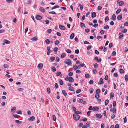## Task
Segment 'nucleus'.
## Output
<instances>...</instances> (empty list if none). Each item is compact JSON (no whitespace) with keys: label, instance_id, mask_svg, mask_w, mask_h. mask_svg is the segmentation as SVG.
<instances>
[{"label":"nucleus","instance_id":"nucleus-1","mask_svg":"<svg viewBox=\"0 0 128 128\" xmlns=\"http://www.w3.org/2000/svg\"><path fill=\"white\" fill-rule=\"evenodd\" d=\"M73 118L76 121L78 120L80 118V116L77 114H74L73 115Z\"/></svg>","mask_w":128,"mask_h":128},{"label":"nucleus","instance_id":"nucleus-2","mask_svg":"<svg viewBox=\"0 0 128 128\" xmlns=\"http://www.w3.org/2000/svg\"><path fill=\"white\" fill-rule=\"evenodd\" d=\"M64 63L67 64L68 66H70L71 64V60L69 59H67L64 61Z\"/></svg>","mask_w":128,"mask_h":128},{"label":"nucleus","instance_id":"nucleus-3","mask_svg":"<svg viewBox=\"0 0 128 128\" xmlns=\"http://www.w3.org/2000/svg\"><path fill=\"white\" fill-rule=\"evenodd\" d=\"M16 107H12L11 110L10 112L12 114H13L16 111Z\"/></svg>","mask_w":128,"mask_h":128},{"label":"nucleus","instance_id":"nucleus-4","mask_svg":"<svg viewBox=\"0 0 128 128\" xmlns=\"http://www.w3.org/2000/svg\"><path fill=\"white\" fill-rule=\"evenodd\" d=\"M43 66V65L42 63H40L38 66V68L40 69L41 70L42 69Z\"/></svg>","mask_w":128,"mask_h":128},{"label":"nucleus","instance_id":"nucleus-5","mask_svg":"<svg viewBox=\"0 0 128 128\" xmlns=\"http://www.w3.org/2000/svg\"><path fill=\"white\" fill-rule=\"evenodd\" d=\"M100 92V91L99 89H97L96 91V94L95 96H96H96H99V94Z\"/></svg>","mask_w":128,"mask_h":128},{"label":"nucleus","instance_id":"nucleus-6","mask_svg":"<svg viewBox=\"0 0 128 128\" xmlns=\"http://www.w3.org/2000/svg\"><path fill=\"white\" fill-rule=\"evenodd\" d=\"M99 110V108L98 107L94 106L92 108V110L94 111H96Z\"/></svg>","mask_w":128,"mask_h":128},{"label":"nucleus","instance_id":"nucleus-7","mask_svg":"<svg viewBox=\"0 0 128 128\" xmlns=\"http://www.w3.org/2000/svg\"><path fill=\"white\" fill-rule=\"evenodd\" d=\"M59 27L60 29L63 30H64L66 29L65 27L62 25H59Z\"/></svg>","mask_w":128,"mask_h":128},{"label":"nucleus","instance_id":"nucleus-8","mask_svg":"<svg viewBox=\"0 0 128 128\" xmlns=\"http://www.w3.org/2000/svg\"><path fill=\"white\" fill-rule=\"evenodd\" d=\"M42 17L41 16L37 15L36 17V19L38 20H40L42 18Z\"/></svg>","mask_w":128,"mask_h":128},{"label":"nucleus","instance_id":"nucleus-9","mask_svg":"<svg viewBox=\"0 0 128 128\" xmlns=\"http://www.w3.org/2000/svg\"><path fill=\"white\" fill-rule=\"evenodd\" d=\"M122 14H120L118 15L117 16V19L118 20H120L122 18Z\"/></svg>","mask_w":128,"mask_h":128},{"label":"nucleus","instance_id":"nucleus-10","mask_svg":"<svg viewBox=\"0 0 128 128\" xmlns=\"http://www.w3.org/2000/svg\"><path fill=\"white\" fill-rule=\"evenodd\" d=\"M68 80L70 82H73L74 81V80L72 78L69 77L68 78Z\"/></svg>","mask_w":128,"mask_h":128},{"label":"nucleus","instance_id":"nucleus-11","mask_svg":"<svg viewBox=\"0 0 128 128\" xmlns=\"http://www.w3.org/2000/svg\"><path fill=\"white\" fill-rule=\"evenodd\" d=\"M95 116L97 118H102V115L98 114H96Z\"/></svg>","mask_w":128,"mask_h":128},{"label":"nucleus","instance_id":"nucleus-12","mask_svg":"<svg viewBox=\"0 0 128 128\" xmlns=\"http://www.w3.org/2000/svg\"><path fill=\"white\" fill-rule=\"evenodd\" d=\"M35 119V117L34 116H32V117H30L28 120L30 121H32L34 120Z\"/></svg>","mask_w":128,"mask_h":128},{"label":"nucleus","instance_id":"nucleus-13","mask_svg":"<svg viewBox=\"0 0 128 128\" xmlns=\"http://www.w3.org/2000/svg\"><path fill=\"white\" fill-rule=\"evenodd\" d=\"M116 16L114 14L112 16V20L114 21H115L116 20Z\"/></svg>","mask_w":128,"mask_h":128},{"label":"nucleus","instance_id":"nucleus-14","mask_svg":"<svg viewBox=\"0 0 128 128\" xmlns=\"http://www.w3.org/2000/svg\"><path fill=\"white\" fill-rule=\"evenodd\" d=\"M103 82V80L102 78H100V80L99 82L98 83V84H102Z\"/></svg>","mask_w":128,"mask_h":128},{"label":"nucleus","instance_id":"nucleus-15","mask_svg":"<svg viewBox=\"0 0 128 128\" xmlns=\"http://www.w3.org/2000/svg\"><path fill=\"white\" fill-rule=\"evenodd\" d=\"M40 10L41 12H44L45 11V9L43 8L42 7L40 8Z\"/></svg>","mask_w":128,"mask_h":128},{"label":"nucleus","instance_id":"nucleus-16","mask_svg":"<svg viewBox=\"0 0 128 128\" xmlns=\"http://www.w3.org/2000/svg\"><path fill=\"white\" fill-rule=\"evenodd\" d=\"M96 16V14L95 12H93L92 13V18H94Z\"/></svg>","mask_w":128,"mask_h":128},{"label":"nucleus","instance_id":"nucleus-17","mask_svg":"<svg viewBox=\"0 0 128 128\" xmlns=\"http://www.w3.org/2000/svg\"><path fill=\"white\" fill-rule=\"evenodd\" d=\"M4 41L5 42V43L7 44H10V42L7 40L4 39Z\"/></svg>","mask_w":128,"mask_h":128},{"label":"nucleus","instance_id":"nucleus-18","mask_svg":"<svg viewBox=\"0 0 128 128\" xmlns=\"http://www.w3.org/2000/svg\"><path fill=\"white\" fill-rule=\"evenodd\" d=\"M38 38L36 36H35L32 38L31 39V40H37Z\"/></svg>","mask_w":128,"mask_h":128},{"label":"nucleus","instance_id":"nucleus-19","mask_svg":"<svg viewBox=\"0 0 128 128\" xmlns=\"http://www.w3.org/2000/svg\"><path fill=\"white\" fill-rule=\"evenodd\" d=\"M15 122L16 123H17L18 124H21L22 122H21L20 120H15Z\"/></svg>","mask_w":128,"mask_h":128},{"label":"nucleus","instance_id":"nucleus-20","mask_svg":"<svg viewBox=\"0 0 128 128\" xmlns=\"http://www.w3.org/2000/svg\"><path fill=\"white\" fill-rule=\"evenodd\" d=\"M58 82L60 85H62L63 84V82L61 80H59Z\"/></svg>","mask_w":128,"mask_h":128},{"label":"nucleus","instance_id":"nucleus-21","mask_svg":"<svg viewBox=\"0 0 128 128\" xmlns=\"http://www.w3.org/2000/svg\"><path fill=\"white\" fill-rule=\"evenodd\" d=\"M124 4V2L123 1H120L119 2V6H122Z\"/></svg>","mask_w":128,"mask_h":128},{"label":"nucleus","instance_id":"nucleus-22","mask_svg":"<svg viewBox=\"0 0 128 128\" xmlns=\"http://www.w3.org/2000/svg\"><path fill=\"white\" fill-rule=\"evenodd\" d=\"M74 36V33H72L71 34L70 36V38L71 39H72L73 38Z\"/></svg>","mask_w":128,"mask_h":128},{"label":"nucleus","instance_id":"nucleus-23","mask_svg":"<svg viewBox=\"0 0 128 128\" xmlns=\"http://www.w3.org/2000/svg\"><path fill=\"white\" fill-rule=\"evenodd\" d=\"M66 56V54L64 53H63L61 56V58H64Z\"/></svg>","mask_w":128,"mask_h":128},{"label":"nucleus","instance_id":"nucleus-24","mask_svg":"<svg viewBox=\"0 0 128 128\" xmlns=\"http://www.w3.org/2000/svg\"><path fill=\"white\" fill-rule=\"evenodd\" d=\"M52 71L53 72H55L56 70V69L55 67L52 66L51 68Z\"/></svg>","mask_w":128,"mask_h":128},{"label":"nucleus","instance_id":"nucleus-25","mask_svg":"<svg viewBox=\"0 0 128 128\" xmlns=\"http://www.w3.org/2000/svg\"><path fill=\"white\" fill-rule=\"evenodd\" d=\"M62 93L64 94V96H66L67 95V94L66 92V91L64 90H63L62 91Z\"/></svg>","mask_w":128,"mask_h":128},{"label":"nucleus","instance_id":"nucleus-26","mask_svg":"<svg viewBox=\"0 0 128 128\" xmlns=\"http://www.w3.org/2000/svg\"><path fill=\"white\" fill-rule=\"evenodd\" d=\"M52 118L53 120L54 121H55L56 120V117L54 115H53L52 116Z\"/></svg>","mask_w":128,"mask_h":128},{"label":"nucleus","instance_id":"nucleus-27","mask_svg":"<svg viewBox=\"0 0 128 128\" xmlns=\"http://www.w3.org/2000/svg\"><path fill=\"white\" fill-rule=\"evenodd\" d=\"M73 68L74 70H76L78 68L77 66L76 65H73Z\"/></svg>","mask_w":128,"mask_h":128},{"label":"nucleus","instance_id":"nucleus-28","mask_svg":"<svg viewBox=\"0 0 128 128\" xmlns=\"http://www.w3.org/2000/svg\"><path fill=\"white\" fill-rule=\"evenodd\" d=\"M68 88L70 90H71L72 91H74V88L72 86H70V87H69Z\"/></svg>","mask_w":128,"mask_h":128},{"label":"nucleus","instance_id":"nucleus-29","mask_svg":"<svg viewBox=\"0 0 128 128\" xmlns=\"http://www.w3.org/2000/svg\"><path fill=\"white\" fill-rule=\"evenodd\" d=\"M59 7V6H54L52 8V10H54V9L58 8Z\"/></svg>","mask_w":128,"mask_h":128},{"label":"nucleus","instance_id":"nucleus-30","mask_svg":"<svg viewBox=\"0 0 128 128\" xmlns=\"http://www.w3.org/2000/svg\"><path fill=\"white\" fill-rule=\"evenodd\" d=\"M104 28L106 30H108L109 29V26L108 25H106L104 27Z\"/></svg>","mask_w":128,"mask_h":128},{"label":"nucleus","instance_id":"nucleus-31","mask_svg":"<svg viewBox=\"0 0 128 128\" xmlns=\"http://www.w3.org/2000/svg\"><path fill=\"white\" fill-rule=\"evenodd\" d=\"M45 42L47 44H48L50 43V41L49 39H47L45 40Z\"/></svg>","mask_w":128,"mask_h":128},{"label":"nucleus","instance_id":"nucleus-32","mask_svg":"<svg viewBox=\"0 0 128 128\" xmlns=\"http://www.w3.org/2000/svg\"><path fill=\"white\" fill-rule=\"evenodd\" d=\"M105 105H107L108 103V100L107 99L105 101Z\"/></svg>","mask_w":128,"mask_h":128},{"label":"nucleus","instance_id":"nucleus-33","mask_svg":"<svg viewBox=\"0 0 128 128\" xmlns=\"http://www.w3.org/2000/svg\"><path fill=\"white\" fill-rule=\"evenodd\" d=\"M121 10L120 9H118L116 12V14H118L121 11Z\"/></svg>","mask_w":128,"mask_h":128},{"label":"nucleus","instance_id":"nucleus-34","mask_svg":"<svg viewBox=\"0 0 128 128\" xmlns=\"http://www.w3.org/2000/svg\"><path fill=\"white\" fill-rule=\"evenodd\" d=\"M90 75L88 74H86L85 75V77L86 78H89Z\"/></svg>","mask_w":128,"mask_h":128},{"label":"nucleus","instance_id":"nucleus-35","mask_svg":"<svg viewBox=\"0 0 128 128\" xmlns=\"http://www.w3.org/2000/svg\"><path fill=\"white\" fill-rule=\"evenodd\" d=\"M112 111L113 113L116 114V110L115 108H114L112 109Z\"/></svg>","mask_w":128,"mask_h":128},{"label":"nucleus","instance_id":"nucleus-36","mask_svg":"<svg viewBox=\"0 0 128 128\" xmlns=\"http://www.w3.org/2000/svg\"><path fill=\"white\" fill-rule=\"evenodd\" d=\"M16 112L19 114H22V111L21 110H18L16 111Z\"/></svg>","mask_w":128,"mask_h":128},{"label":"nucleus","instance_id":"nucleus-37","mask_svg":"<svg viewBox=\"0 0 128 128\" xmlns=\"http://www.w3.org/2000/svg\"><path fill=\"white\" fill-rule=\"evenodd\" d=\"M119 72L121 74L123 73L124 72V71L122 69H120L119 70Z\"/></svg>","mask_w":128,"mask_h":128},{"label":"nucleus","instance_id":"nucleus-38","mask_svg":"<svg viewBox=\"0 0 128 128\" xmlns=\"http://www.w3.org/2000/svg\"><path fill=\"white\" fill-rule=\"evenodd\" d=\"M125 79L126 80V81H127L128 80V75L126 74L125 76Z\"/></svg>","mask_w":128,"mask_h":128},{"label":"nucleus","instance_id":"nucleus-39","mask_svg":"<svg viewBox=\"0 0 128 128\" xmlns=\"http://www.w3.org/2000/svg\"><path fill=\"white\" fill-rule=\"evenodd\" d=\"M93 83L94 81L92 80H90L89 82V83L90 84H92Z\"/></svg>","mask_w":128,"mask_h":128},{"label":"nucleus","instance_id":"nucleus-40","mask_svg":"<svg viewBox=\"0 0 128 128\" xmlns=\"http://www.w3.org/2000/svg\"><path fill=\"white\" fill-rule=\"evenodd\" d=\"M81 112L76 111L75 112V114H81Z\"/></svg>","mask_w":128,"mask_h":128},{"label":"nucleus","instance_id":"nucleus-41","mask_svg":"<svg viewBox=\"0 0 128 128\" xmlns=\"http://www.w3.org/2000/svg\"><path fill=\"white\" fill-rule=\"evenodd\" d=\"M4 66L5 68H6L8 67V65L6 64H4Z\"/></svg>","mask_w":128,"mask_h":128},{"label":"nucleus","instance_id":"nucleus-42","mask_svg":"<svg viewBox=\"0 0 128 128\" xmlns=\"http://www.w3.org/2000/svg\"><path fill=\"white\" fill-rule=\"evenodd\" d=\"M108 17L106 16L105 18V20L106 22H107L108 20Z\"/></svg>","mask_w":128,"mask_h":128},{"label":"nucleus","instance_id":"nucleus-43","mask_svg":"<svg viewBox=\"0 0 128 128\" xmlns=\"http://www.w3.org/2000/svg\"><path fill=\"white\" fill-rule=\"evenodd\" d=\"M91 47L92 46L91 45H90L87 47V49L88 50L91 48Z\"/></svg>","mask_w":128,"mask_h":128},{"label":"nucleus","instance_id":"nucleus-44","mask_svg":"<svg viewBox=\"0 0 128 128\" xmlns=\"http://www.w3.org/2000/svg\"><path fill=\"white\" fill-rule=\"evenodd\" d=\"M59 43V41L58 40H56L55 42V44L56 45H58Z\"/></svg>","mask_w":128,"mask_h":128},{"label":"nucleus","instance_id":"nucleus-45","mask_svg":"<svg viewBox=\"0 0 128 128\" xmlns=\"http://www.w3.org/2000/svg\"><path fill=\"white\" fill-rule=\"evenodd\" d=\"M58 50V48L57 47L54 48L53 50L54 52H56Z\"/></svg>","mask_w":128,"mask_h":128},{"label":"nucleus","instance_id":"nucleus-46","mask_svg":"<svg viewBox=\"0 0 128 128\" xmlns=\"http://www.w3.org/2000/svg\"><path fill=\"white\" fill-rule=\"evenodd\" d=\"M102 8V7L100 6H98V10H100Z\"/></svg>","mask_w":128,"mask_h":128},{"label":"nucleus","instance_id":"nucleus-47","mask_svg":"<svg viewBox=\"0 0 128 128\" xmlns=\"http://www.w3.org/2000/svg\"><path fill=\"white\" fill-rule=\"evenodd\" d=\"M80 26L81 27H83L85 26V24L84 23L82 22H81Z\"/></svg>","mask_w":128,"mask_h":128},{"label":"nucleus","instance_id":"nucleus-48","mask_svg":"<svg viewBox=\"0 0 128 128\" xmlns=\"http://www.w3.org/2000/svg\"><path fill=\"white\" fill-rule=\"evenodd\" d=\"M13 116H14V118H18L19 116L17 114H13Z\"/></svg>","mask_w":128,"mask_h":128},{"label":"nucleus","instance_id":"nucleus-49","mask_svg":"<svg viewBox=\"0 0 128 128\" xmlns=\"http://www.w3.org/2000/svg\"><path fill=\"white\" fill-rule=\"evenodd\" d=\"M73 75V73L72 72H70L68 74V76H72Z\"/></svg>","mask_w":128,"mask_h":128},{"label":"nucleus","instance_id":"nucleus-50","mask_svg":"<svg viewBox=\"0 0 128 128\" xmlns=\"http://www.w3.org/2000/svg\"><path fill=\"white\" fill-rule=\"evenodd\" d=\"M55 57L54 56L51 57L50 58V60H51L53 61L54 60Z\"/></svg>","mask_w":128,"mask_h":128},{"label":"nucleus","instance_id":"nucleus-51","mask_svg":"<svg viewBox=\"0 0 128 128\" xmlns=\"http://www.w3.org/2000/svg\"><path fill=\"white\" fill-rule=\"evenodd\" d=\"M61 74L60 72H58L56 73V75L58 76H59Z\"/></svg>","mask_w":128,"mask_h":128},{"label":"nucleus","instance_id":"nucleus-52","mask_svg":"<svg viewBox=\"0 0 128 128\" xmlns=\"http://www.w3.org/2000/svg\"><path fill=\"white\" fill-rule=\"evenodd\" d=\"M83 100L82 99H80L78 100V102L79 103H82V102H83Z\"/></svg>","mask_w":128,"mask_h":128},{"label":"nucleus","instance_id":"nucleus-53","mask_svg":"<svg viewBox=\"0 0 128 128\" xmlns=\"http://www.w3.org/2000/svg\"><path fill=\"white\" fill-rule=\"evenodd\" d=\"M44 22H45V24H48L49 22V20H46L44 21Z\"/></svg>","mask_w":128,"mask_h":128},{"label":"nucleus","instance_id":"nucleus-54","mask_svg":"<svg viewBox=\"0 0 128 128\" xmlns=\"http://www.w3.org/2000/svg\"><path fill=\"white\" fill-rule=\"evenodd\" d=\"M103 114L104 116L106 118V112L105 110Z\"/></svg>","mask_w":128,"mask_h":128},{"label":"nucleus","instance_id":"nucleus-55","mask_svg":"<svg viewBox=\"0 0 128 128\" xmlns=\"http://www.w3.org/2000/svg\"><path fill=\"white\" fill-rule=\"evenodd\" d=\"M72 107V109L73 110V111H74V112H75L76 111V108L73 106Z\"/></svg>","mask_w":128,"mask_h":128},{"label":"nucleus","instance_id":"nucleus-56","mask_svg":"<svg viewBox=\"0 0 128 128\" xmlns=\"http://www.w3.org/2000/svg\"><path fill=\"white\" fill-rule=\"evenodd\" d=\"M79 6H80V9L82 10L83 9V6L80 4H79Z\"/></svg>","mask_w":128,"mask_h":128},{"label":"nucleus","instance_id":"nucleus-57","mask_svg":"<svg viewBox=\"0 0 128 128\" xmlns=\"http://www.w3.org/2000/svg\"><path fill=\"white\" fill-rule=\"evenodd\" d=\"M75 52L76 54H78L79 53V50L78 49L76 50H75Z\"/></svg>","mask_w":128,"mask_h":128},{"label":"nucleus","instance_id":"nucleus-58","mask_svg":"<svg viewBox=\"0 0 128 128\" xmlns=\"http://www.w3.org/2000/svg\"><path fill=\"white\" fill-rule=\"evenodd\" d=\"M47 91L48 92L50 93V90L49 88H47Z\"/></svg>","mask_w":128,"mask_h":128},{"label":"nucleus","instance_id":"nucleus-59","mask_svg":"<svg viewBox=\"0 0 128 128\" xmlns=\"http://www.w3.org/2000/svg\"><path fill=\"white\" fill-rule=\"evenodd\" d=\"M66 52L68 53H70L71 52V51L69 49H67L66 50Z\"/></svg>","mask_w":128,"mask_h":128},{"label":"nucleus","instance_id":"nucleus-60","mask_svg":"<svg viewBox=\"0 0 128 128\" xmlns=\"http://www.w3.org/2000/svg\"><path fill=\"white\" fill-rule=\"evenodd\" d=\"M116 54V52L115 51H114L112 52V56H114Z\"/></svg>","mask_w":128,"mask_h":128},{"label":"nucleus","instance_id":"nucleus-61","mask_svg":"<svg viewBox=\"0 0 128 128\" xmlns=\"http://www.w3.org/2000/svg\"><path fill=\"white\" fill-rule=\"evenodd\" d=\"M93 90L92 88H90V93H92L93 92Z\"/></svg>","mask_w":128,"mask_h":128},{"label":"nucleus","instance_id":"nucleus-62","mask_svg":"<svg viewBox=\"0 0 128 128\" xmlns=\"http://www.w3.org/2000/svg\"><path fill=\"white\" fill-rule=\"evenodd\" d=\"M115 117V116L114 114L112 115L111 116V118L112 119H113Z\"/></svg>","mask_w":128,"mask_h":128},{"label":"nucleus","instance_id":"nucleus-63","mask_svg":"<svg viewBox=\"0 0 128 128\" xmlns=\"http://www.w3.org/2000/svg\"><path fill=\"white\" fill-rule=\"evenodd\" d=\"M56 34L58 36H61V34L58 32H57L56 33Z\"/></svg>","mask_w":128,"mask_h":128},{"label":"nucleus","instance_id":"nucleus-64","mask_svg":"<svg viewBox=\"0 0 128 128\" xmlns=\"http://www.w3.org/2000/svg\"><path fill=\"white\" fill-rule=\"evenodd\" d=\"M93 72L94 74H95L96 73V69H94L93 70Z\"/></svg>","mask_w":128,"mask_h":128}]
</instances>
